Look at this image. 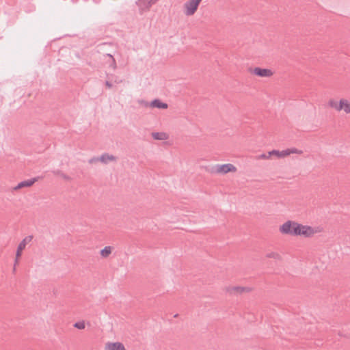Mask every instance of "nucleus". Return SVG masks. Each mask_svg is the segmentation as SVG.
I'll list each match as a JSON object with an SVG mask.
<instances>
[{
  "label": "nucleus",
  "mask_w": 350,
  "mask_h": 350,
  "mask_svg": "<svg viewBox=\"0 0 350 350\" xmlns=\"http://www.w3.org/2000/svg\"><path fill=\"white\" fill-rule=\"evenodd\" d=\"M201 1L202 0H189L184 5L185 14L192 15L194 14Z\"/></svg>",
  "instance_id": "obj_5"
},
{
  "label": "nucleus",
  "mask_w": 350,
  "mask_h": 350,
  "mask_svg": "<svg viewBox=\"0 0 350 350\" xmlns=\"http://www.w3.org/2000/svg\"><path fill=\"white\" fill-rule=\"evenodd\" d=\"M114 82L116 83H120L122 82V80L120 79L118 77H116V79H114Z\"/></svg>",
  "instance_id": "obj_27"
},
{
  "label": "nucleus",
  "mask_w": 350,
  "mask_h": 350,
  "mask_svg": "<svg viewBox=\"0 0 350 350\" xmlns=\"http://www.w3.org/2000/svg\"><path fill=\"white\" fill-rule=\"evenodd\" d=\"M139 103H140V104H142V105H144V107H148V106H150V103H148V102H146V101H145V100H140V101H139Z\"/></svg>",
  "instance_id": "obj_25"
},
{
  "label": "nucleus",
  "mask_w": 350,
  "mask_h": 350,
  "mask_svg": "<svg viewBox=\"0 0 350 350\" xmlns=\"http://www.w3.org/2000/svg\"><path fill=\"white\" fill-rule=\"evenodd\" d=\"M111 253V247L110 246H105L103 249L100 250V255L103 258H107Z\"/></svg>",
  "instance_id": "obj_14"
},
{
  "label": "nucleus",
  "mask_w": 350,
  "mask_h": 350,
  "mask_svg": "<svg viewBox=\"0 0 350 350\" xmlns=\"http://www.w3.org/2000/svg\"><path fill=\"white\" fill-rule=\"evenodd\" d=\"M17 263H16V261L14 262V268H13V271L14 272L16 271V265Z\"/></svg>",
  "instance_id": "obj_29"
},
{
  "label": "nucleus",
  "mask_w": 350,
  "mask_h": 350,
  "mask_svg": "<svg viewBox=\"0 0 350 350\" xmlns=\"http://www.w3.org/2000/svg\"><path fill=\"white\" fill-rule=\"evenodd\" d=\"M105 85L108 88H111L112 87V84L109 81H105Z\"/></svg>",
  "instance_id": "obj_26"
},
{
  "label": "nucleus",
  "mask_w": 350,
  "mask_h": 350,
  "mask_svg": "<svg viewBox=\"0 0 350 350\" xmlns=\"http://www.w3.org/2000/svg\"><path fill=\"white\" fill-rule=\"evenodd\" d=\"M105 350H126L123 344L121 342L108 343L105 347Z\"/></svg>",
  "instance_id": "obj_11"
},
{
  "label": "nucleus",
  "mask_w": 350,
  "mask_h": 350,
  "mask_svg": "<svg viewBox=\"0 0 350 350\" xmlns=\"http://www.w3.org/2000/svg\"><path fill=\"white\" fill-rule=\"evenodd\" d=\"M254 75L260 77H270L273 75L271 69L256 67L252 72Z\"/></svg>",
  "instance_id": "obj_8"
},
{
  "label": "nucleus",
  "mask_w": 350,
  "mask_h": 350,
  "mask_svg": "<svg viewBox=\"0 0 350 350\" xmlns=\"http://www.w3.org/2000/svg\"><path fill=\"white\" fill-rule=\"evenodd\" d=\"M109 67L111 68L113 70L116 69L117 64H116V59L114 58H112V59H110Z\"/></svg>",
  "instance_id": "obj_22"
},
{
  "label": "nucleus",
  "mask_w": 350,
  "mask_h": 350,
  "mask_svg": "<svg viewBox=\"0 0 350 350\" xmlns=\"http://www.w3.org/2000/svg\"><path fill=\"white\" fill-rule=\"evenodd\" d=\"M280 150H273L271 151H269V155L271 156H276L278 158L279 157Z\"/></svg>",
  "instance_id": "obj_23"
},
{
  "label": "nucleus",
  "mask_w": 350,
  "mask_h": 350,
  "mask_svg": "<svg viewBox=\"0 0 350 350\" xmlns=\"http://www.w3.org/2000/svg\"><path fill=\"white\" fill-rule=\"evenodd\" d=\"M315 232H316L312 227L304 226L299 223L294 230L295 236L302 235L305 237H311Z\"/></svg>",
  "instance_id": "obj_2"
},
{
  "label": "nucleus",
  "mask_w": 350,
  "mask_h": 350,
  "mask_svg": "<svg viewBox=\"0 0 350 350\" xmlns=\"http://www.w3.org/2000/svg\"><path fill=\"white\" fill-rule=\"evenodd\" d=\"M100 162L103 164H107L109 162H116L117 161V158L108 153H103L99 157Z\"/></svg>",
  "instance_id": "obj_10"
},
{
  "label": "nucleus",
  "mask_w": 350,
  "mask_h": 350,
  "mask_svg": "<svg viewBox=\"0 0 350 350\" xmlns=\"http://www.w3.org/2000/svg\"><path fill=\"white\" fill-rule=\"evenodd\" d=\"M98 161H100L99 157H92L88 161L89 163L90 164L94 163Z\"/></svg>",
  "instance_id": "obj_24"
},
{
  "label": "nucleus",
  "mask_w": 350,
  "mask_h": 350,
  "mask_svg": "<svg viewBox=\"0 0 350 350\" xmlns=\"http://www.w3.org/2000/svg\"><path fill=\"white\" fill-rule=\"evenodd\" d=\"M105 56L110 58V59H112V58H114L113 56L111 54L107 53L105 55Z\"/></svg>",
  "instance_id": "obj_28"
},
{
  "label": "nucleus",
  "mask_w": 350,
  "mask_h": 350,
  "mask_svg": "<svg viewBox=\"0 0 350 350\" xmlns=\"http://www.w3.org/2000/svg\"><path fill=\"white\" fill-rule=\"evenodd\" d=\"M271 157L269 155V152L267 153H263L257 157L258 159H268Z\"/></svg>",
  "instance_id": "obj_21"
},
{
  "label": "nucleus",
  "mask_w": 350,
  "mask_h": 350,
  "mask_svg": "<svg viewBox=\"0 0 350 350\" xmlns=\"http://www.w3.org/2000/svg\"><path fill=\"white\" fill-rule=\"evenodd\" d=\"M38 177L33 178L31 179L23 180L19 183L16 187H14V190H18L23 187H29L33 185L38 180Z\"/></svg>",
  "instance_id": "obj_9"
},
{
  "label": "nucleus",
  "mask_w": 350,
  "mask_h": 350,
  "mask_svg": "<svg viewBox=\"0 0 350 350\" xmlns=\"http://www.w3.org/2000/svg\"><path fill=\"white\" fill-rule=\"evenodd\" d=\"M237 168L236 167L231 164V163H226L223 165H216L212 170V173H217V174H227L228 172H236Z\"/></svg>",
  "instance_id": "obj_4"
},
{
  "label": "nucleus",
  "mask_w": 350,
  "mask_h": 350,
  "mask_svg": "<svg viewBox=\"0 0 350 350\" xmlns=\"http://www.w3.org/2000/svg\"><path fill=\"white\" fill-rule=\"evenodd\" d=\"M329 107L335 109L336 111H344L346 113H350V101L346 98H341L339 101L334 99H330L328 101Z\"/></svg>",
  "instance_id": "obj_1"
},
{
  "label": "nucleus",
  "mask_w": 350,
  "mask_h": 350,
  "mask_svg": "<svg viewBox=\"0 0 350 350\" xmlns=\"http://www.w3.org/2000/svg\"><path fill=\"white\" fill-rule=\"evenodd\" d=\"M297 224L296 221L288 220L280 226V232L282 234L295 236L294 230Z\"/></svg>",
  "instance_id": "obj_3"
},
{
  "label": "nucleus",
  "mask_w": 350,
  "mask_h": 350,
  "mask_svg": "<svg viewBox=\"0 0 350 350\" xmlns=\"http://www.w3.org/2000/svg\"><path fill=\"white\" fill-rule=\"evenodd\" d=\"M150 107L158 109H167L168 105L165 103H163L160 99L156 98L150 103Z\"/></svg>",
  "instance_id": "obj_12"
},
{
  "label": "nucleus",
  "mask_w": 350,
  "mask_h": 350,
  "mask_svg": "<svg viewBox=\"0 0 350 350\" xmlns=\"http://www.w3.org/2000/svg\"><path fill=\"white\" fill-rule=\"evenodd\" d=\"M251 289L248 287L242 286H228L226 288V291L230 295H241L244 292H249Z\"/></svg>",
  "instance_id": "obj_7"
},
{
  "label": "nucleus",
  "mask_w": 350,
  "mask_h": 350,
  "mask_svg": "<svg viewBox=\"0 0 350 350\" xmlns=\"http://www.w3.org/2000/svg\"><path fill=\"white\" fill-rule=\"evenodd\" d=\"M52 173L54 174V175H57V176H59L61 177H62L64 179L66 180H70L71 178L70 176H68V175H66V174H64L62 171H61L60 170H53L52 172Z\"/></svg>",
  "instance_id": "obj_15"
},
{
  "label": "nucleus",
  "mask_w": 350,
  "mask_h": 350,
  "mask_svg": "<svg viewBox=\"0 0 350 350\" xmlns=\"http://www.w3.org/2000/svg\"><path fill=\"white\" fill-rule=\"evenodd\" d=\"M266 257L269 258H274L275 260H280V255L274 252H269L266 254Z\"/></svg>",
  "instance_id": "obj_16"
},
{
  "label": "nucleus",
  "mask_w": 350,
  "mask_h": 350,
  "mask_svg": "<svg viewBox=\"0 0 350 350\" xmlns=\"http://www.w3.org/2000/svg\"><path fill=\"white\" fill-rule=\"evenodd\" d=\"M290 154H301L303 153V151L299 149H297L295 148H288Z\"/></svg>",
  "instance_id": "obj_20"
},
{
  "label": "nucleus",
  "mask_w": 350,
  "mask_h": 350,
  "mask_svg": "<svg viewBox=\"0 0 350 350\" xmlns=\"http://www.w3.org/2000/svg\"><path fill=\"white\" fill-rule=\"evenodd\" d=\"M73 326L77 329H83L85 327V324L84 321H80L76 322Z\"/></svg>",
  "instance_id": "obj_17"
},
{
  "label": "nucleus",
  "mask_w": 350,
  "mask_h": 350,
  "mask_svg": "<svg viewBox=\"0 0 350 350\" xmlns=\"http://www.w3.org/2000/svg\"><path fill=\"white\" fill-rule=\"evenodd\" d=\"M32 239V236H27L19 243L16 253V263L18 262V258L21 256L22 250L25 248L27 243L30 242Z\"/></svg>",
  "instance_id": "obj_6"
},
{
  "label": "nucleus",
  "mask_w": 350,
  "mask_h": 350,
  "mask_svg": "<svg viewBox=\"0 0 350 350\" xmlns=\"http://www.w3.org/2000/svg\"><path fill=\"white\" fill-rule=\"evenodd\" d=\"M154 139L156 140H165L168 138L167 135L163 132H155L152 133Z\"/></svg>",
  "instance_id": "obj_13"
},
{
  "label": "nucleus",
  "mask_w": 350,
  "mask_h": 350,
  "mask_svg": "<svg viewBox=\"0 0 350 350\" xmlns=\"http://www.w3.org/2000/svg\"><path fill=\"white\" fill-rule=\"evenodd\" d=\"M290 154L289 149H286L282 151H280L279 157L278 158H284L286 156H288Z\"/></svg>",
  "instance_id": "obj_19"
},
{
  "label": "nucleus",
  "mask_w": 350,
  "mask_h": 350,
  "mask_svg": "<svg viewBox=\"0 0 350 350\" xmlns=\"http://www.w3.org/2000/svg\"><path fill=\"white\" fill-rule=\"evenodd\" d=\"M290 154L289 149H286L282 151H280L279 157L278 158H284L286 156H288Z\"/></svg>",
  "instance_id": "obj_18"
}]
</instances>
